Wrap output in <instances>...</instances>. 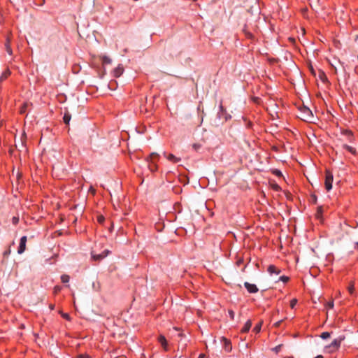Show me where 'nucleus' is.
<instances>
[{"mask_svg": "<svg viewBox=\"0 0 358 358\" xmlns=\"http://www.w3.org/2000/svg\"><path fill=\"white\" fill-rule=\"evenodd\" d=\"M281 322H282V320L278 321L277 322L275 323V326L279 327Z\"/></svg>", "mask_w": 358, "mask_h": 358, "instance_id": "39", "label": "nucleus"}, {"mask_svg": "<svg viewBox=\"0 0 358 358\" xmlns=\"http://www.w3.org/2000/svg\"><path fill=\"white\" fill-rule=\"evenodd\" d=\"M228 313H229V315L231 319H234V312L233 310H229L228 311Z\"/></svg>", "mask_w": 358, "mask_h": 358, "instance_id": "33", "label": "nucleus"}, {"mask_svg": "<svg viewBox=\"0 0 358 358\" xmlns=\"http://www.w3.org/2000/svg\"><path fill=\"white\" fill-rule=\"evenodd\" d=\"M69 280H70V277H69V275H68L64 274V275H62L61 276V280H62V282L63 283H67V282H69Z\"/></svg>", "mask_w": 358, "mask_h": 358, "instance_id": "18", "label": "nucleus"}, {"mask_svg": "<svg viewBox=\"0 0 358 358\" xmlns=\"http://www.w3.org/2000/svg\"><path fill=\"white\" fill-rule=\"evenodd\" d=\"M319 78L322 80L325 81L327 78L325 73L323 71H319Z\"/></svg>", "mask_w": 358, "mask_h": 358, "instance_id": "22", "label": "nucleus"}, {"mask_svg": "<svg viewBox=\"0 0 358 358\" xmlns=\"http://www.w3.org/2000/svg\"><path fill=\"white\" fill-rule=\"evenodd\" d=\"M60 313H61L62 316L64 318H65L66 320H70V316H69V314H67V313H62V312H61Z\"/></svg>", "mask_w": 358, "mask_h": 358, "instance_id": "31", "label": "nucleus"}, {"mask_svg": "<svg viewBox=\"0 0 358 358\" xmlns=\"http://www.w3.org/2000/svg\"><path fill=\"white\" fill-rule=\"evenodd\" d=\"M22 146L24 147V141H22Z\"/></svg>", "mask_w": 358, "mask_h": 358, "instance_id": "45", "label": "nucleus"}, {"mask_svg": "<svg viewBox=\"0 0 358 358\" xmlns=\"http://www.w3.org/2000/svg\"><path fill=\"white\" fill-rule=\"evenodd\" d=\"M192 147L196 151H197L201 148V145L199 143H194Z\"/></svg>", "mask_w": 358, "mask_h": 358, "instance_id": "29", "label": "nucleus"}, {"mask_svg": "<svg viewBox=\"0 0 358 358\" xmlns=\"http://www.w3.org/2000/svg\"><path fill=\"white\" fill-rule=\"evenodd\" d=\"M159 159V155L157 152H152L150 156L147 159V162H156Z\"/></svg>", "mask_w": 358, "mask_h": 358, "instance_id": "9", "label": "nucleus"}, {"mask_svg": "<svg viewBox=\"0 0 358 358\" xmlns=\"http://www.w3.org/2000/svg\"><path fill=\"white\" fill-rule=\"evenodd\" d=\"M289 40H290L291 41H292L293 43H294V42H295V39H294V38H289Z\"/></svg>", "mask_w": 358, "mask_h": 358, "instance_id": "44", "label": "nucleus"}, {"mask_svg": "<svg viewBox=\"0 0 358 358\" xmlns=\"http://www.w3.org/2000/svg\"><path fill=\"white\" fill-rule=\"evenodd\" d=\"M297 303V300L296 299H293L292 300H291L290 301V306L292 308H294V306H296Z\"/></svg>", "mask_w": 358, "mask_h": 358, "instance_id": "26", "label": "nucleus"}, {"mask_svg": "<svg viewBox=\"0 0 358 358\" xmlns=\"http://www.w3.org/2000/svg\"><path fill=\"white\" fill-rule=\"evenodd\" d=\"M124 72L123 66L121 64H119L117 68H115L113 71V75L115 77H120Z\"/></svg>", "mask_w": 358, "mask_h": 358, "instance_id": "8", "label": "nucleus"}, {"mask_svg": "<svg viewBox=\"0 0 358 358\" xmlns=\"http://www.w3.org/2000/svg\"><path fill=\"white\" fill-rule=\"evenodd\" d=\"M343 148L344 149H346L348 151H349L352 154H355L356 153V150L354 148H352V147H351L350 145H348L346 144H343Z\"/></svg>", "mask_w": 358, "mask_h": 358, "instance_id": "16", "label": "nucleus"}, {"mask_svg": "<svg viewBox=\"0 0 358 358\" xmlns=\"http://www.w3.org/2000/svg\"><path fill=\"white\" fill-rule=\"evenodd\" d=\"M310 71H311L313 73H314V69H313V66H310Z\"/></svg>", "mask_w": 358, "mask_h": 358, "instance_id": "42", "label": "nucleus"}, {"mask_svg": "<svg viewBox=\"0 0 358 358\" xmlns=\"http://www.w3.org/2000/svg\"><path fill=\"white\" fill-rule=\"evenodd\" d=\"M221 340L224 343V350L227 352H231L232 350L231 341L224 337H222Z\"/></svg>", "mask_w": 358, "mask_h": 358, "instance_id": "6", "label": "nucleus"}, {"mask_svg": "<svg viewBox=\"0 0 358 358\" xmlns=\"http://www.w3.org/2000/svg\"><path fill=\"white\" fill-rule=\"evenodd\" d=\"M282 345H277L276 347H275L273 350L275 352V353H278L282 348Z\"/></svg>", "mask_w": 358, "mask_h": 358, "instance_id": "27", "label": "nucleus"}, {"mask_svg": "<svg viewBox=\"0 0 358 358\" xmlns=\"http://www.w3.org/2000/svg\"><path fill=\"white\" fill-rule=\"evenodd\" d=\"M27 103H24L23 106L20 108V113H24L26 112V108L27 107Z\"/></svg>", "mask_w": 358, "mask_h": 358, "instance_id": "25", "label": "nucleus"}, {"mask_svg": "<svg viewBox=\"0 0 358 358\" xmlns=\"http://www.w3.org/2000/svg\"><path fill=\"white\" fill-rule=\"evenodd\" d=\"M262 321L259 322L253 329V331L256 332V333H259L261 330V328H262Z\"/></svg>", "mask_w": 358, "mask_h": 358, "instance_id": "20", "label": "nucleus"}, {"mask_svg": "<svg viewBox=\"0 0 358 358\" xmlns=\"http://www.w3.org/2000/svg\"><path fill=\"white\" fill-rule=\"evenodd\" d=\"M17 222H18V218H17V217H14L13 218V222L14 224H17Z\"/></svg>", "mask_w": 358, "mask_h": 358, "instance_id": "38", "label": "nucleus"}, {"mask_svg": "<svg viewBox=\"0 0 358 358\" xmlns=\"http://www.w3.org/2000/svg\"><path fill=\"white\" fill-rule=\"evenodd\" d=\"M102 62L103 64H110L111 63V59L107 57V56H103L102 57Z\"/></svg>", "mask_w": 358, "mask_h": 358, "instance_id": "21", "label": "nucleus"}, {"mask_svg": "<svg viewBox=\"0 0 358 358\" xmlns=\"http://www.w3.org/2000/svg\"><path fill=\"white\" fill-rule=\"evenodd\" d=\"M327 306L329 308H333V307H334V302L333 301H329V302L327 303Z\"/></svg>", "mask_w": 358, "mask_h": 358, "instance_id": "35", "label": "nucleus"}, {"mask_svg": "<svg viewBox=\"0 0 358 358\" xmlns=\"http://www.w3.org/2000/svg\"><path fill=\"white\" fill-rule=\"evenodd\" d=\"M268 272L270 273V274H276V275H278L281 271L280 269H279L278 268H277L276 266H275L274 265H270L268 267V269H267Z\"/></svg>", "mask_w": 358, "mask_h": 358, "instance_id": "10", "label": "nucleus"}, {"mask_svg": "<svg viewBox=\"0 0 358 358\" xmlns=\"http://www.w3.org/2000/svg\"><path fill=\"white\" fill-rule=\"evenodd\" d=\"M10 253H11V245H10L8 247V248L3 252V256L4 258H7L10 255Z\"/></svg>", "mask_w": 358, "mask_h": 358, "instance_id": "19", "label": "nucleus"}, {"mask_svg": "<svg viewBox=\"0 0 358 358\" xmlns=\"http://www.w3.org/2000/svg\"><path fill=\"white\" fill-rule=\"evenodd\" d=\"M300 113H301V119L306 121V122H311L313 118V115L312 111L306 106H303L300 108Z\"/></svg>", "mask_w": 358, "mask_h": 358, "instance_id": "1", "label": "nucleus"}, {"mask_svg": "<svg viewBox=\"0 0 358 358\" xmlns=\"http://www.w3.org/2000/svg\"><path fill=\"white\" fill-rule=\"evenodd\" d=\"M50 308L52 309V310L54 309V305H52V304L50 305Z\"/></svg>", "mask_w": 358, "mask_h": 358, "instance_id": "43", "label": "nucleus"}, {"mask_svg": "<svg viewBox=\"0 0 358 358\" xmlns=\"http://www.w3.org/2000/svg\"><path fill=\"white\" fill-rule=\"evenodd\" d=\"M158 341L164 348V350H167V341L166 338L164 336L160 335L158 338Z\"/></svg>", "mask_w": 358, "mask_h": 358, "instance_id": "11", "label": "nucleus"}, {"mask_svg": "<svg viewBox=\"0 0 358 358\" xmlns=\"http://www.w3.org/2000/svg\"><path fill=\"white\" fill-rule=\"evenodd\" d=\"M103 220H104L103 217L100 216V217H98L99 222L101 223L102 222H103Z\"/></svg>", "mask_w": 358, "mask_h": 358, "instance_id": "37", "label": "nucleus"}, {"mask_svg": "<svg viewBox=\"0 0 358 358\" xmlns=\"http://www.w3.org/2000/svg\"><path fill=\"white\" fill-rule=\"evenodd\" d=\"M275 174H276V175H278V176L280 175V171L276 170V171H275Z\"/></svg>", "mask_w": 358, "mask_h": 358, "instance_id": "41", "label": "nucleus"}, {"mask_svg": "<svg viewBox=\"0 0 358 358\" xmlns=\"http://www.w3.org/2000/svg\"><path fill=\"white\" fill-rule=\"evenodd\" d=\"M279 280L284 282H287L289 280V278L287 276L282 275V276L280 277Z\"/></svg>", "mask_w": 358, "mask_h": 358, "instance_id": "28", "label": "nucleus"}, {"mask_svg": "<svg viewBox=\"0 0 358 358\" xmlns=\"http://www.w3.org/2000/svg\"><path fill=\"white\" fill-rule=\"evenodd\" d=\"M61 289H62V287H59V286H55V287H54V292H55V294H57V293H58L59 292H60V291H61Z\"/></svg>", "mask_w": 358, "mask_h": 358, "instance_id": "32", "label": "nucleus"}, {"mask_svg": "<svg viewBox=\"0 0 358 358\" xmlns=\"http://www.w3.org/2000/svg\"><path fill=\"white\" fill-rule=\"evenodd\" d=\"M27 241V238L26 236H24L20 238L19 247L17 249L18 254L21 255L25 251Z\"/></svg>", "mask_w": 358, "mask_h": 358, "instance_id": "3", "label": "nucleus"}, {"mask_svg": "<svg viewBox=\"0 0 358 358\" xmlns=\"http://www.w3.org/2000/svg\"><path fill=\"white\" fill-rule=\"evenodd\" d=\"M76 358H90V357L87 355H80L77 356Z\"/></svg>", "mask_w": 358, "mask_h": 358, "instance_id": "36", "label": "nucleus"}, {"mask_svg": "<svg viewBox=\"0 0 358 358\" xmlns=\"http://www.w3.org/2000/svg\"><path fill=\"white\" fill-rule=\"evenodd\" d=\"M332 182H333V175L330 171H327L324 184H325V188L327 191H329L330 189H331Z\"/></svg>", "mask_w": 358, "mask_h": 358, "instance_id": "2", "label": "nucleus"}, {"mask_svg": "<svg viewBox=\"0 0 358 358\" xmlns=\"http://www.w3.org/2000/svg\"><path fill=\"white\" fill-rule=\"evenodd\" d=\"M320 337H321L322 338H323V339H327V338H329V337H330V333H329V332H327V331L323 332V333L321 334Z\"/></svg>", "mask_w": 358, "mask_h": 358, "instance_id": "23", "label": "nucleus"}, {"mask_svg": "<svg viewBox=\"0 0 358 358\" xmlns=\"http://www.w3.org/2000/svg\"><path fill=\"white\" fill-rule=\"evenodd\" d=\"M206 355L204 354H201L198 358H205Z\"/></svg>", "mask_w": 358, "mask_h": 358, "instance_id": "40", "label": "nucleus"}, {"mask_svg": "<svg viewBox=\"0 0 358 358\" xmlns=\"http://www.w3.org/2000/svg\"><path fill=\"white\" fill-rule=\"evenodd\" d=\"M63 119L64 123L69 124L71 120V115L69 113H65Z\"/></svg>", "mask_w": 358, "mask_h": 358, "instance_id": "17", "label": "nucleus"}, {"mask_svg": "<svg viewBox=\"0 0 358 358\" xmlns=\"http://www.w3.org/2000/svg\"><path fill=\"white\" fill-rule=\"evenodd\" d=\"M343 340H344V336H340L338 338H336L335 340H334L332 341V343L330 344L329 347L334 348L335 349H338L340 347L342 341H343Z\"/></svg>", "mask_w": 358, "mask_h": 358, "instance_id": "7", "label": "nucleus"}, {"mask_svg": "<svg viewBox=\"0 0 358 358\" xmlns=\"http://www.w3.org/2000/svg\"><path fill=\"white\" fill-rule=\"evenodd\" d=\"M110 254V251L108 250H105L101 254H94L92 253V258L95 261H100L107 257Z\"/></svg>", "mask_w": 358, "mask_h": 358, "instance_id": "4", "label": "nucleus"}, {"mask_svg": "<svg viewBox=\"0 0 358 358\" xmlns=\"http://www.w3.org/2000/svg\"><path fill=\"white\" fill-rule=\"evenodd\" d=\"M251 326H252L251 320H248L245 322V324L244 327H243V329H241V332L242 333L248 332L250 330V329L251 328Z\"/></svg>", "mask_w": 358, "mask_h": 358, "instance_id": "12", "label": "nucleus"}, {"mask_svg": "<svg viewBox=\"0 0 358 358\" xmlns=\"http://www.w3.org/2000/svg\"><path fill=\"white\" fill-rule=\"evenodd\" d=\"M245 287L247 289L248 292L250 293H257L258 292V288L255 284H250L248 282L244 283Z\"/></svg>", "mask_w": 358, "mask_h": 358, "instance_id": "5", "label": "nucleus"}, {"mask_svg": "<svg viewBox=\"0 0 358 358\" xmlns=\"http://www.w3.org/2000/svg\"><path fill=\"white\" fill-rule=\"evenodd\" d=\"M149 163V169L151 171L154 172L157 170V164L154 162H148Z\"/></svg>", "mask_w": 358, "mask_h": 358, "instance_id": "14", "label": "nucleus"}, {"mask_svg": "<svg viewBox=\"0 0 358 358\" xmlns=\"http://www.w3.org/2000/svg\"><path fill=\"white\" fill-rule=\"evenodd\" d=\"M345 134L347 135L348 138H349L350 141H351V139L352 138V132L350 131H347L345 132Z\"/></svg>", "mask_w": 358, "mask_h": 358, "instance_id": "30", "label": "nucleus"}, {"mask_svg": "<svg viewBox=\"0 0 358 358\" xmlns=\"http://www.w3.org/2000/svg\"><path fill=\"white\" fill-rule=\"evenodd\" d=\"M288 358H293V357H288Z\"/></svg>", "mask_w": 358, "mask_h": 358, "instance_id": "46", "label": "nucleus"}, {"mask_svg": "<svg viewBox=\"0 0 358 358\" xmlns=\"http://www.w3.org/2000/svg\"><path fill=\"white\" fill-rule=\"evenodd\" d=\"M6 50H7V52H8L10 55H11L12 51H11V48H10V47L9 46L8 43H6Z\"/></svg>", "mask_w": 358, "mask_h": 358, "instance_id": "34", "label": "nucleus"}, {"mask_svg": "<svg viewBox=\"0 0 358 358\" xmlns=\"http://www.w3.org/2000/svg\"><path fill=\"white\" fill-rule=\"evenodd\" d=\"M10 74V70L6 69L4 72L2 73L1 76H0V81H3V80L6 79Z\"/></svg>", "mask_w": 358, "mask_h": 358, "instance_id": "15", "label": "nucleus"}, {"mask_svg": "<svg viewBox=\"0 0 358 358\" xmlns=\"http://www.w3.org/2000/svg\"><path fill=\"white\" fill-rule=\"evenodd\" d=\"M348 291H349V292H350V294H352V293H353V292H354V282H351L350 283V285H349V287H348Z\"/></svg>", "mask_w": 358, "mask_h": 358, "instance_id": "24", "label": "nucleus"}, {"mask_svg": "<svg viewBox=\"0 0 358 358\" xmlns=\"http://www.w3.org/2000/svg\"><path fill=\"white\" fill-rule=\"evenodd\" d=\"M167 159L174 163L178 162L180 161V158L176 157L173 154H169L166 156Z\"/></svg>", "mask_w": 358, "mask_h": 358, "instance_id": "13", "label": "nucleus"}]
</instances>
